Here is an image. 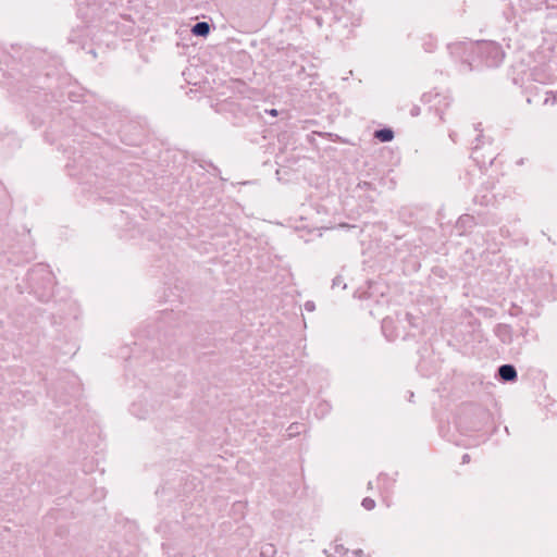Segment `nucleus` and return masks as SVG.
Wrapping results in <instances>:
<instances>
[{
	"label": "nucleus",
	"mask_w": 557,
	"mask_h": 557,
	"mask_svg": "<svg viewBox=\"0 0 557 557\" xmlns=\"http://www.w3.org/2000/svg\"><path fill=\"white\" fill-rule=\"evenodd\" d=\"M301 428V425L299 424H292L289 428H288V431H289V435L293 436L297 433H299V429Z\"/></svg>",
	"instance_id": "5"
},
{
	"label": "nucleus",
	"mask_w": 557,
	"mask_h": 557,
	"mask_svg": "<svg viewBox=\"0 0 557 557\" xmlns=\"http://www.w3.org/2000/svg\"><path fill=\"white\" fill-rule=\"evenodd\" d=\"M362 506L364 509L367 510H371L374 508L375 506V502L372 499V498H369V497H366L363 500H362Z\"/></svg>",
	"instance_id": "4"
},
{
	"label": "nucleus",
	"mask_w": 557,
	"mask_h": 557,
	"mask_svg": "<svg viewBox=\"0 0 557 557\" xmlns=\"http://www.w3.org/2000/svg\"><path fill=\"white\" fill-rule=\"evenodd\" d=\"M305 309L308 310V311H313L314 310V304L312 301H307L305 304Z\"/></svg>",
	"instance_id": "6"
},
{
	"label": "nucleus",
	"mask_w": 557,
	"mask_h": 557,
	"mask_svg": "<svg viewBox=\"0 0 557 557\" xmlns=\"http://www.w3.org/2000/svg\"><path fill=\"white\" fill-rule=\"evenodd\" d=\"M270 114L273 115V116H276L277 115V111L275 109H273V110L270 111Z\"/></svg>",
	"instance_id": "7"
},
{
	"label": "nucleus",
	"mask_w": 557,
	"mask_h": 557,
	"mask_svg": "<svg viewBox=\"0 0 557 557\" xmlns=\"http://www.w3.org/2000/svg\"><path fill=\"white\" fill-rule=\"evenodd\" d=\"M499 376L504 381H513L517 377L516 369L510 364H504L498 369Z\"/></svg>",
	"instance_id": "1"
},
{
	"label": "nucleus",
	"mask_w": 557,
	"mask_h": 557,
	"mask_svg": "<svg viewBox=\"0 0 557 557\" xmlns=\"http://www.w3.org/2000/svg\"><path fill=\"white\" fill-rule=\"evenodd\" d=\"M210 32V26L206 22H199L191 28V33L196 36L206 37Z\"/></svg>",
	"instance_id": "2"
},
{
	"label": "nucleus",
	"mask_w": 557,
	"mask_h": 557,
	"mask_svg": "<svg viewBox=\"0 0 557 557\" xmlns=\"http://www.w3.org/2000/svg\"><path fill=\"white\" fill-rule=\"evenodd\" d=\"M375 136L382 141H388L393 138V132L389 129H382L376 132Z\"/></svg>",
	"instance_id": "3"
}]
</instances>
